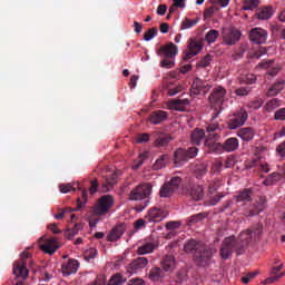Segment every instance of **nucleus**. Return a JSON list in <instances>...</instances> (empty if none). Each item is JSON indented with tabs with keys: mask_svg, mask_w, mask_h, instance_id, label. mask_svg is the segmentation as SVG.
Wrapping results in <instances>:
<instances>
[{
	"mask_svg": "<svg viewBox=\"0 0 285 285\" xmlns=\"http://www.w3.org/2000/svg\"><path fill=\"white\" fill-rule=\"evenodd\" d=\"M264 227L261 224L253 226L250 229L243 230L237 238L235 236L226 237L220 247L222 259H228L233 253L244 255L246 248L255 242L262 239Z\"/></svg>",
	"mask_w": 285,
	"mask_h": 285,
	"instance_id": "f257e3e1",
	"label": "nucleus"
},
{
	"mask_svg": "<svg viewBox=\"0 0 285 285\" xmlns=\"http://www.w3.org/2000/svg\"><path fill=\"white\" fill-rule=\"evenodd\" d=\"M179 52V48L177 45L173 42H167L166 45H163L159 50H157L158 57L161 58L160 67L167 68L170 70V68L175 67V57H177Z\"/></svg>",
	"mask_w": 285,
	"mask_h": 285,
	"instance_id": "f03ea898",
	"label": "nucleus"
},
{
	"mask_svg": "<svg viewBox=\"0 0 285 285\" xmlns=\"http://www.w3.org/2000/svg\"><path fill=\"white\" fill-rule=\"evenodd\" d=\"M112 206H115V198L110 195H104L98 198L97 203L95 204L92 208L94 215H97L98 217L108 215Z\"/></svg>",
	"mask_w": 285,
	"mask_h": 285,
	"instance_id": "7ed1b4c3",
	"label": "nucleus"
},
{
	"mask_svg": "<svg viewBox=\"0 0 285 285\" xmlns=\"http://www.w3.org/2000/svg\"><path fill=\"white\" fill-rule=\"evenodd\" d=\"M246 121H248V111L240 108L229 116V119L227 120V128L229 130H237V128H242Z\"/></svg>",
	"mask_w": 285,
	"mask_h": 285,
	"instance_id": "20e7f679",
	"label": "nucleus"
},
{
	"mask_svg": "<svg viewBox=\"0 0 285 285\" xmlns=\"http://www.w3.org/2000/svg\"><path fill=\"white\" fill-rule=\"evenodd\" d=\"M199 149L197 147H190L189 149L179 148L174 154V161L176 166H184L188 159L197 157Z\"/></svg>",
	"mask_w": 285,
	"mask_h": 285,
	"instance_id": "39448f33",
	"label": "nucleus"
},
{
	"mask_svg": "<svg viewBox=\"0 0 285 285\" xmlns=\"http://www.w3.org/2000/svg\"><path fill=\"white\" fill-rule=\"evenodd\" d=\"M31 256L32 255L28 252H23L21 254V259L13 264V275H16L20 279L28 278L29 272L27 267L28 263L26 262V259H30Z\"/></svg>",
	"mask_w": 285,
	"mask_h": 285,
	"instance_id": "423d86ee",
	"label": "nucleus"
},
{
	"mask_svg": "<svg viewBox=\"0 0 285 285\" xmlns=\"http://www.w3.org/2000/svg\"><path fill=\"white\" fill-rule=\"evenodd\" d=\"M181 177L173 176L169 181L165 183L159 191L160 197H173L177 190H179V186L181 185Z\"/></svg>",
	"mask_w": 285,
	"mask_h": 285,
	"instance_id": "0eeeda50",
	"label": "nucleus"
},
{
	"mask_svg": "<svg viewBox=\"0 0 285 285\" xmlns=\"http://www.w3.org/2000/svg\"><path fill=\"white\" fill-rule=\"evenodd\" d=\"M153 185H150V183H142L130 191L129 199H131V202H139L150 197Z\"/></svg>",
	"mask_w": 285,
	"mask_h": 285,
	"instance_id": "6e6552de",
	"label": "nucleus"
},
{
	"mask_svg": "<svg viewBox=\"0 0 285 285\" xmlns=\"http://www.w3.org/2000/svg\"><path fill=\"white\" fill-rule=\"evenodd\" d=\"M213 257V248L203 244L198 247V250L194 254V262L197 266H206Z\"/></svg>",
	"mask_w": 285,
	"mask_h": 285,
	"instance_id": "1a4fd4ad",
	"label": "nucleus"
},
{
	"mask_svg": "<svg viewBox=\"0 0 285 285\" xmlns=\"http://www.w3.org/2000/svg\"><path fill=\"white\" fill-rule=\"evenodd\" d=\"M267 203L268 200L265 196H261L254 204L244 210L243 215L245 217H255L259 215V213H264V210H266Z\"/></svg>",
	"mask_w": 285,
	"mask_h": 285,
	"instance_id": "9d476101",
	"label": "nucleus"
},
{
	"mask_svg": "<svg viewBox=\"0 0 285 285\" xmlns=\"http://www.w3.org/2000/svg\"><path fill=\"white\" fill-rule=\"evenodd\" d=\"M210 88H213V85L210 82L202 80L200 78H196L193 81L190 95L193 97H197V95L204 96L210 91Z\"/></svg>",
	"mask_w": 285,
	"mask_h": 285,
	"instance_id": "9b49d317",
	"label": "nucleus"
},
{
	"mask_svg": "<svg viewBox=\"0 0 285 285\" xmlns=\"http://www.w3.org/2000/svg\"><path fill=\"white\" fill-rule=\"evenodd\" d=\"M88 203V191L81 190V198H77V207L76 208H65L62 212H59L55 215V219H63L66 217V213H75V210H81L86 204Z\"/></svg>",
	"mask_w": 285,
	"mask_h": 285,
	"instance_id": "f8f14e48",
	"label": "nucleus"
},
{
	"mask_svg": "<svg viewBox=\"0 0 285 285\" xmlns=\"http://www.w3.org/2000/svg\"><path fill=\"white\" fill-rule=\"evenodd\" d=\"M203 48H204V45H202V41H198L197 39L191 38L188 43V50L183 56L184 61H190L193 57H197V55L202 52Z\"/></svg>",
	"mask_w": 285,
	"mask_h": 285,
	"instance_id": "ddd939ff",
	"label": "nucleus"
},
{
	"mask_svg": "<svg viewBox=\"0 0 285 285\" xmlns=\"http://www.w3.org/2000/svg\"><path fill=\"white\" fill-rule=\"evenodd\" d=\"M184 195L187 197H190L194 202H202L204 199V187L202 185H195V184H189L185 190Z\"/></svg>",
	"mask_w": 285,
	"mask_h": 285,
	"instance_id": "4468645a",
	"label": "nucleus"
},
{
	"mask_svg": "<svg viewBox=\"0 0 285 285\" xmlns=\"http://www.w3.org/2000/svg\"><path fill=\"white\" fill-rule=\"evenodd\" d=\"M242 39V32L236 28H227L223 30V41L226 46H235Z\"/></svg>",
	"mask_w": 285,
	"mask_h": 285,
	"instance_id": "2eb2a0df",
	"label": "nucleus"
},
{
	"mask_svg": "<svg viewBox=\"0 0 285 285\" xmlns=\"http://www.w3.org/2000/svg\"><path fill=\"white\" fill-rule=\"evenodd\" d=\"M40 242H45L40 243L39 246L40 250H43V253H47V255H55V253H57V250L59 249V243L57 242V237H41Z\"/></svg>",
	"mask_w": 285,
	"mask_h": 285,
	"instance_id": "dca6fc26",
	"label": "nucleus"
},
{
	"mask_svg": "<svg viewBox=\"0 0 285 285\" xmlns=\"http://www.w3.org/2000/svg\"><path fill=\"white\" fill-rule=\"evenodd\" d=\"M267 39L268 31L263 28H254L249 31V41H252V43L261 46L262 43H266Z\"/></svg>",
	"mask_w": 285,
	"mask_h": 285,
	"instance_id": "f3484780",
	"label": "nucleus"
},
{
	"mask_svg": "<svg viewBox=\"0 0 285 285\" xmlns=\"http://www.w3.org/2000/svg\"><path fill=\"white\" fill-rule=\"evenodd\" d=\"M217 139H219V135L217 134H209L205 138V146L212 150V153H222L224 150V144L217 142Z\"/></svg>",
	"mask_w": 285,
	"mask_h": 285,
	"instance_id": "a211bd4d",
	"label": "nucleus"
},
{
	"mask_svg": "<svg viewBox=\"0 0 285 285\" xmlns=\"http://www.w3.org/2000/svg\"><path fill=\"white\" fill-rule=\"evenodd\" d=\"M168 215V212L161 208L154 207L149 209L148 214L146 215L145 219L147 222H155L156 224L159 222H164Z\"/></svg>",
	"mask_w": 285,
	"mask_h": 285,
	"instance_id": "6ab92c4d",
	"label": "nucleus"
},
{
	"mask_svg": "<svg viewBox=\"0 0 285 285\" xmlns=\"http://www.w3.org/2000/svg\"><path fill=\"white\" fill-rule=\"evenodd\" d=\"M224 97H226V89L224 87H216L208 98L209 104L212 106H222L224 104Z\"/></svg>",
	"mask_w": 285,
	"mask_h": 285,
	"instance_id": "aec40b11",
	"label": "nucleus"
},
{
	"mask_svg": "<svg viewBox=\"0 0 285 285\" xmlns=\"http://www.w3.org/2000/svg\"><path fill=\"white\" fill-rule=\"evenodd\" d=\"M236 204L246 206L249 202H253V190L250 188L243 189L235 196Z\"/></svg>",
	"mask_w": 285,
	"mask_h": 285,
	"instance_id": "412c9836",
	"label": "nucleus"
},
{
	"mask_svg": "<svg viewBox=\"0 0 285 285\" xmlns=\"http://www.w3.org/2000/svg\"><path fill=\"white\" fill-rule=\"evenodd\" d=\"M167 119L168 114L165 110H156L148 116V121L149 124H153V126H159V124H163V121H166Z\"/></svg>",
	"mask_w": 285,
	"mask_h": 285,
	"instance_id": "4be33fe9",
	"label": "nucleus"
},
{
	"mask_svg": "<svg viewBox=\"0 0 285 285\" xmlns=\"http://www.w3.org/2000/svg\"><path fill=\"white\" fill-rule=\"evenodd\" d=\"M166 230L168 233L165 235V239H173V237H177V230L181 228V222L179 220H170L165 225Z\"/></svg>",
	"mask_w": 285,
	"mask_h": 285,
	"instance_id": "5701e85b",
	"label": "nucleus"
},
{
	"mask_svg": "<svg viewBox=\"0 0 285 285\" xmlns=\"http://www.w3.org/2000/svg\"><path fill=\"white\" fill-rule=\"evenodd\" d=\"M124 233H126V224L116 225L107 235V242H117V239H121Z\"/></svg>",
	"mask_w": 285,
	"mask_h": 285,
	"instance_id": "b1692460",
	"label": "nucleus"
},
{
	"mask_svg": "<svg viewBox=\"0 0 285 285\" xmlns=\"http://www.w3.org/2000/svg\"><path fill=\"white\" fill-rule=\"evenodd\" d=\"M61 268L63 275H73L79 271V261L71 258L68 262L62 263Z\"/></svg>",
	"mask_w": 285,
	"mask_h": 285,
	"instance_id": "393cba45",
	"label": "nucleus"
},
{
	"mask_svg": "<svg viewBox=\"0 0 285 285\" xmlns=\"http://www.w3.org/2000/svg\"><path fill=\"white\" fill-rule=\"evenodd\" d=\"M256 131L253 127H243L238 129L237 137L243 141H253L255 139Z\"/></svg>",
	"mask_w": 285,
	"mask_h": 285,
	"instance_id": "a878e982",
	"label": "nucleus"
},
{
	"mask_svg": "<svg viewBox=\"0 0 285 285\" xmlns=\"http://www.w3.org/2000/svg\"><path fill=\"white\" fill-rule=\"evenodd\" d=\"M175 266H177V263L175 262V256L173 255H166L160 261V268H163L166 273H173V271H175Z\"/></svg>",
	"mask_w": 285,
	"mask_h": 285,
	"instance_id": "bb28decb",
	"label": "nucleus"
},
{
	"mask_svg": "<svg viewBox=\"0 0 285 285\" xmlns=\"http://www.w3.org/2000/svg\"><path fill=\"white\" fill-rule=\"evenodd\" d=\"M238 149H239V139L235 137L227 138L223 142V150H225V153H235V150H238Z\"/></svg>",
	"mask_w": 285,
	"mask_h": 285,
	"instance_id": "cd10ccee",
	"label": "nucleus"
},
{
	"mask_svg": "<svg viewBox=\"0 0 285 285\" xmlns=\"http://www.w3.org/2000/svg\"><path fill=\"white\" fill-rule=\"evenodd\" d=\"M285 81L278 80L274 82L271 88L267 90V97H275L284 90Z\"/></svg>",
	"mask_w": 285,
	"mask_h": 285,
	"instance_id": "c85d7f7f",
	"label": "nucleus"
},
{
	"mask_svg": "<svg viewBox=\"0 0 285 285\" xmlns=\"http://www.w3.org/2000/svg\"><path fill=\"white\" fill-rule=\"evenodd\" d=\"M173 138L168 134H158L154 141V146L156 148H164V146H168L169 141H171Z\"/></svg>",
	"mask_w": 285,
	"mask_h": 285,
	"instance_id": "c756f323",
	"label": "nucleus"
},
{
	"mask_svg": "<svg viewBox=\"0 0 285 285\" xmlns=\"http://www.w3.org/2000/svg\"><path fill=\"white\" fill-rule=\"evenodd\" d=\"M204 243L197 242L195 239H189L184 245L185 253H197Z\"/></svg>",
	"mask_w": 285,
	"mask_h": 285,
	"instance_id": "7c9ffc66",
	"label": "nucleus"
},
{
	"mask_svg": "<svg viewBox=\"0 0 285 285\" xmlns=\"http://www.w3.org/2000/svg\"><path fill=\"white\" fill-rule=\"evenodd\" d=\"M204 137H206V131H204V129L196 128L190 135L191 144L199 146L204 140Z\"/></svg>",
	"mask_w": 285,
	"mask_h": 285,
	"instance_id": "2f4dec72",
	"label": "nucleus"
},
{
	"mask_svg": "<svg viewBox=\"0 0 285 285\" xmlns=\"http://www.w3.org/2000/svg\"><path fill=\"white\" fill-rule=\"evenodd\" d=\"M146 266H148V258L146 257H138L130 264V268L134 271V273L146 268Z\"/></svg>",
	"mask_w": 285,
	"mask_h": 285,
	"instance_id": "473e14b6",
	"label": "nucleus"
},
{
	"mask_svg": "<svg viewBox=\"0 0 285 285\" xmlns=\"http://www.w3.org/2000/svg\"><path fill=\"white\" fill-rule=\"evenodd\" d=\"M166 277V272L161 267H154L149 272V279L151 282H159V279H164Z\"/></svg>",
	"mask_w": 285,
	"mask_h": 285,
	"instance_id": "72a5a7b5",
	"label": "nucleus"
},
{
	"mask_svg": "<svg viewBox=\"0 0 285 285\" xmlns=\"http://www.w3.org/2000/svg\"><path fill=\"white\" fill-rule=\"evenodd\" d=\"M170 163V156L168 154L161 155L153 165V170H161L166 168V165Z\"/></svg>",
	"mask_w": 285,
	"mask_h": 285,
	"instance_id": "f704fd0d",
	"label": "nucleus"
},
{
	"mask_svg": "<svg viewBox=\"0 0 285 285\" xmlns=\"http://www.w3.org/2000/svg\"><path fill=\"white\" fill-rule=\"evenodd\" d=\"M155 248H157V244L153 242H147L137 248V253L138 255H148L153 253Z\"/></svg>",
	"mask_w": 285,
	"mask_h": 285,
	"instance_id": "c9c22d12",
	"label": "nucleus"
},
{
	"mask_svg": "<svg viewBox=\"0 0 285 285\" xmlns=\"http://www.w3.org/2000/svg\"><path fill=\"white\" fill-rule=\"evenodd\" d=\"M117 177H119V174L116 171L111 175L110 178H107L106 181L102 183V187H101L102 193H108V190H110V188H112V186L117 184Z\"/></svg>",
	"mask_w": 285,
	"mask_h": 285,
	"instance_id": "e433bc0d",
	"label": "nucleus"
},
{
	"mask_svg": "<svg viewBox=\"0 0 285 285\" xmlns=\"http://www.w3.org/2000/svg\"><path fill=\"white\" fill-rule=\"evenodd\" d=\"M190 101L188 99H175L170 102V108L174 110H178L179 112L184 111L186 106H188Z\"/></svg>",
	"mask_w": 285,
	"mask_h": 285,
	"instance_id": "4c0bfd02",
	"label": "nucleus"
},
{
	"mask_svg": "<svg viewBox=\"0 0 285 285\" xmlns=\"http://www.w3.org/2000/svg\"><path fill=\"white\" fill-rule=\"evenodd\" d=\"M284 179V175L281 173H273L271 174L265 180V186H273L274 184H277V181H282Z\"/></svg>",
	"mask_w": 285,
	"mask_h": 285,
	"instance_id": "58836bf2",
	"label": "nucleus"
},
{
	"mask_svg": "<svg viewBox=\"0 0 285 285\" xmlns=\"http://www.w3.org/2000/svg\"><path fill=\"white\" fill-rule=\"evenodd\" d=\"M282 106V100L278 98H274L272 100H268L265 105L266 112H273V110H277Z\"/></svg>",
	"mask_w": 285,
	"mask_h": 285,
	"instance_id": "ea45409f",
	"label": "nucleus"
},
{
	"mask_svg": "<svg viewBox=\"0 0 285 285\" xmlns=\"http://www.w3.org/2000/svg\"><path fill=\"white\" fill-rule=\"evenodd\" d=\"M82 229H83V224L75 223L72 228L67 229V238L72 239V237H75V235H78L79 230H82Z\"/></svg>",
	"mask_w": 285,
	"mask_h": 285,
	"instance_id": "a19ab883",
	"label": "nucleus"
},
{
	"mask_svg": "<svg viewBox=\"0 0 285 285\" xmlns=\"http://www.w3.org/2000/svg\"><path fill=\"white\" fill-rule=\"evenodd\" d=\"M217 37H219V31L217 29H212L205 35V41H207V43H215Z\"/></svg>",
	"mask_w": 285,
	"mask_h": 285,
	"instance_id": "79ce46f5",
	"label": "nucleus"
},
{
	"mask_svg": "<svg viewBox=\"0 0 285 285\" xmlns=\"http://www.w3.org/2000/svg\"><path fill=\"white\" fill-rule=\"evenodd\" d=\"M198 21V19L190 20L188 18H185L180 24V30H189V28H195Z\"/></svg>",
	"mask_w": 285,
	"mask_h": 285,
	"instance_id": "37998d69",
	"label": "nucleus"
},
{
	"mask_svg": "<svg viewBox=\"0 0 285 285\" xmlns=\"http://www.w3.org/2000/svg\"><path fill=\"white\" fill-rule=\"evenodd\" d=\"M207 171H208V169L206 168V165H204V164L196 165V167L194 169V173H195L197 179H202V177H204V175H206Z\"/></svg>",
	"mask_w": 285,
	"mask_h": 285,
	"instance_id": "c03bdc74",
	"label": "nucleus"
},
{
	"mask_svg": "<svg viewBox=\"0 0 285 285\" xmlns=\"http://www.w3.org/2000/svg\"><path fill=\"white\" fill-rule=\"evenodd\" d=\"M158 32H159V29H157V27H153V28L148 29L144 33V40L151 41V39H155V37H157Z\"/></svg>",
	"mask_w": 285,
	"mask_h": 285,
	"instance_id": "a18cd8bd",
	"label": "nucleus"
},
{
	"mask_svg": "<svg viewBox=\"0 0 285 285\" xmlns=\"http://www.w3.org/2000/svg\"><path fill=\"white\" fill-rule=\"evenodd\" d=\"M206 218V215L204 213L195 214L189 217L187 222V226H193V224H198V222H203Z\"/></svg>",
	"mask_w": 285,
	"mask_h": 285,
	"instance_id": "49530a36",
	"label": "nucleus"
},
{
	"mask_svg": "<svg viewBox=\"0 0 285 285\" xmlns=\"http://www.w3.org/2000/svg\"><path fill=\"white\" fill-rule=\"evenodd\" d=\"M126 283V278L121 274L114 275L107 285H121Z\"/></svg>",
	"mask_w": 285,
	"mask_h": 285,
	"instance_id": "de8ad7c7",
	"label": "nucleus"
},
{
	"mask_svg": "<svg viewBox=\"0 0 285 285\" xmlns=\"http://www.w3.org/2000/svg\"><path fill=\"white\" fill-rule=\"evenodd\" d=\"M271 17H273V8L271 7H267L258 12V19L261 20L271 19Z\"/></svg>",
	"mask_w": 285,
	"mask_h": 285,
	"instance_id": "09e8293b",
	"label": "nucleus"
},
{
	"mask_svg": "<svg viewBox=\"0 0 285 285\" xmlns=\"http://www.w3.org/2000/svg\"><path fill=\"white\" fill-rule=\"evenodd\" d=\"M259 6V0H244L243 10H255Z\"/></svg>",
	"mask_w": 285,
	"mask_h": 285,
	"instance_id": "8fccbe9b",
	"label": "nucleus"
},
{
	"mask_svg": "<svg viewBox=\"0 0 285 285\" xmlns=\"http://www.w3.org/2000/svg\"><path fill=\"white\" fill-rule=\"evenodd\" d=\"M213 63V56L206 55L198 63L197 68H208Z\"/></svg>",
	"mask_w": 285,
	"mask_h": 285,
	"instance_id": "3c124183",
	"label": "nucleus"
},
{
	"mask_svg": "<svg viewBox=\"0 0 285 285\" xmlns=\"http://www.w3.org/2000/svg\"><path fill=\"white\" fill-rule=\"evenodd\" d=\"M59 188H60V193L66 194V193H72V190L73 191L77 190V188H79V185L75 186L72 184H65V185H60Z\"/></svg>",
	"mask_w": 285,
	"mask_h": 285,
	"instance_id": "603ef678",
	"label": "nucleus"
},
{
	"mask_svg": "<svg viewBox=\"0 0 285 285\" xmlns=\"http://www.w3.org/2000/svg\"><path fill=\"white\" fill-rule=\"evenodd\" d=\"M252 90L250 87H240L235 90V95H237V97H248Z\"/></svg>",
	"mask_w": 285,
	"mask_h": 285,
	"instance_id": "864d4df0",
	"label": "nucleus"
},
{
	"mask_svg": "<svg viewBox=\"0 0 285 285\" xmlns=\"http://www.w3.org/2000/svg\"><path fill=\"white\" fill-rule=\"evenodd\" d=\"M263 104L264 101L262 99H255L247 104V108H249L250 110H259Z\"/></svg>",
	"mask_w": 285,
	"mask_h": 285,
	"instance_id": "5fc2aeb1",
	"label": "nucleus"
},
{
	"mask_svg": "<svg viewBox=\"0 0 285 285\" xmlns=\"http://www.w3.org/2000/svg\"><path fill=\"white\" fill-rule=\"evenodd\" d=\"M145 160H146V154H140L139 158L137 160H135L132 169L134 170H139V168H141V166H144Z\"/></svg>",
	"mask_w": 285,
	"mask_h": 285,
	"instance_id": "6e6d98bb",
	"label": "nucleus"
},
{
	"mask_svg": "<svg viewBox=\"0 0 285 285\" xmlns=\"http://www.w3.org/2000/svg\"><path fill=\"white\" fill-rule=\"evenodd\" d=\"M137 144H148L150 141V135L149 134H139L136 138Z\"/></svg>",
	"mask_w": 285,
	"mask_h": 285,
	"instance_id": "4d7b16f0",
	"label": "nucleus"
},
{
	"mask_svg": "<svg viewBox=\"0 0 285 285\" xmlns=\"http://www.w3.org/2000/svg\"><path fill=\"white\" fill-rule=\"evenodd\" d=\"M217 10H219V7H217L215 4L213 7L206 9L204 11L205 19H210V17H213V14H215V12H217Z\"/></svg>",
	"mask_w": 285,
	"mask_h": 285,
	"instance_id": "13d9d810",
	"label": "nucleus"
},
{
	"mask_svg": "<svg viewBox=\"0 0 285 285\" xmlns=\"http://www.w3.org/2000/svg\"><path fill=\"white\" fill-rule=\"evenodd\" d=\"M274 119L276 121H285V108H281L275 111Z\"/></svg>",
	"mask_w": 285,
	"mask_h": 285,
	"instance_id": "bf43d9fd",
	"label": "nucleus"
},
{
	"mask_svg": "<svg viewBox=\"0 0 285 285\" xmlns=\"http://www.w3.org/2000/svg\"><path fill=\"white\" fill-rule=\"evenodd\" d=\"M244 83H247L248 86H253V83H255V81H257V76H255L254 73H247L244 77Z\"/></svg>",
	"mask_w": 285,
	"mask_h": 285,
	"instance_id": "052dcab7",
	"label": "nucleus"
},
{
	"mask_svg": "<svg viewBox=\"0 0 285 285\" xmlns=\"http://www.w3.org/2000/svg\"><path fill=\"white\" fill-rule=\"evenodd\" d=\"M95 257H97V249L96 248H91V249H89L85 253V259L87 262H90V259H95Z\"/></svg>",
	"mask_w": 285,
	"mask_h": 285,
	"instance_id": "680f3d73",
	"label": "nucleus"
},
{
	"mask_svg": "<svg viewBox=\"0 0 285 285\" xmlns=\"http://www.w3.org/2000/svg\"><path fill=\"white\" fill-rule=\"evenodd\" d=\"M181 86L177 85L175 87H169V89L167 90V94L169 95V97H175V95H178V92H181Z\"/></svg>",
	"mask_w": 285,
	"mask_h": 285,
	"instance_id": "e2e57ef3",
	"label": "nucleus"
},
{
	"mask_svg": "<svg viewBox=\"0 0 285 285\" xmlns=\"http://www.w3.org/2000/svg\"><path fill=\"white\" fill-rule=\"evenodd\" d=\"M236 164L237 160H235V156H228L225 160V168H234Z\"/></svg>",
	"mask_w": 285,
	"mask_h": 285,
	"instance_id": "0e129e2a",
	"label": "nucleus"
},
{
	"mask_svg": "<svg viewBox=\"0 0 285 285\" xmlns=\"http://www.w3.org/2000/svg\"><path fill=\"white\" fill-rule=\"evenodd\" d=\"M212 3L217 8H226L230 3V0H212Z\"/></svg>",
	"mask_w": 285,
	"mask_h": 285,
	"instance_id": "69168bd1",
	"label": "nucleus"
},
{
	"mask_svg": "<svg viewBox=\"0 0 285 285\" xmlns=\"http://www.w3.org/2000/svg\"><path fill=\"white\" fill-rule=\"evenodd\" d=\"M276 153H278V155L281 157L285 158V141H283L282 144H279L276 148Z\"/></svg>",
	"mask_w": 285,
	"mask_h": 285,
	"instance_id": "338daca9",
	"label": "nucleus"
},
{
	"mask_svg": "<svg viewBox=\"0 0 285 285\" xmlns=\"http://www.w3.org/2000/svg\"><path fill=\"white\" fill-rule=\"evenodd\" d=\"M128 285H146V282L142 278H131Z\"/></svg>",
	"mask_w": 285,
	"mask_h": 285,
	"instance_id": "774afa93",
	"label": "nucleus"
}]
</instances>
